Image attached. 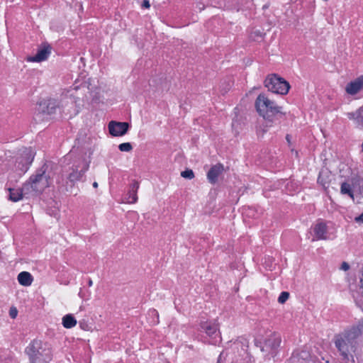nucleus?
<instances>
[{
  "label": "nucleus",
  "instance_id": "f257e3e1",
  "mask_svg": "<svg viewBox=\"0 0 363 363\" xmlns=\"http://www.w3.org/2000/svg\"><path fill=\"white\" fill-rule=\"evenodd\" d=\"M363 333V322L335 336V345L346 363H353L357 338Z\"/></svg>",
  "mask_w": 363,
  "mask_h": 363
},
{
  "label": "nucleus",
  "instance_id": "f03ea898",
  "mask_svg": "<svg viewBox=\"0 0 363 363\" xmlns=\"http://www.w3.org/2000/svg\"><path fill=\"white\" fill-rule=\"evenodd\" d=\"M25 353L28 357L29 363H49L52 359L51 345L40 340L32 341L26 348Z\"/></svg>",
  "mask_w": 363,
  "mask_h": 363
},
{
  "label": "nucleus",
  "instance_id": "7ed1b4c3",
  "mask_svg": "<svg viewBox=\"0 0 363 363\" xmlns=\"http://www.w3.org/2000/svg\"><path fill=\"white\" fill-rule=\"evenodd\" d=\"M255 107L259 115L268 122H273L279 116L284 114L281 106H277L274 101L262 94L257 97Z\"/></svg>",
  "mask_w": 363,
  "mask_h": 363
},
{
  "label": "nucleus",
  "instance_id": "20e7f679",
  "mask_svg": "<svg viewBox=\"0 0 363 363\" xmlns=\"http://www.w3.org/2000/svg\"><path fill=\"white\" fill-rule=\"evenodd\" d=\"M89 162L84 158L75 160L71 167L65 170L66 174L62 177L66 179V191H69L77 182L81 181L89 169Z\"/></svg>",
  "mask_w": 363,
  "mask_h": 363
},
{
  "label": "nucleus",
  "instance_id": "39448f33",
  "mask_svg": "<svg viewBox=\"0 0 363 363\" xmlns=\"http://www.w3.org/2000/svg\"><path fill=\"white\" fill-rule=\"evenodd\" d=\"M46 165H43L38 169L35 174H33L29 181L25 183L28 185V191H30V195L41 193L45 189L50 186V176L46 174Z\"/></svg>",
  "mask_w": 363,
  "mask_h": 363
},
{
  "label": "nucleus",
  "instance_id": "423d86ee",
  "mask_svg": "<svg viewBox=\"0 0 363 363\" xmlns=\"http://www.w3.org/2000/svg\"><path fill=\"white\" fill-rule=\"evenodd\" d=\"M59 106L58 102L53 99H44L40 101L36 106L34 120L40 123L48 119L49 116L55 113Z\"/></svg>",
  "mask_w": 363,
  "mask_h": 363
},
{
  "label": "nucleus",
  "instance_id": "0eeeda50",
  "mask_svg": "<svg viewBox=\"0 0 363 363\" xmlns=\"http://www.w3.org/2000/svg\"><path fill=\"white\" fill-rule=\"evenodd\" d=\"M264 86L269 91L281 95H285L289 92L290 85L281 77L276 74L268 76L264 81Z\"/></svg>",
  "mask_w": 363,
  "mask_h": 363
},
{
  "label": "nucleus",
  "instance_id": "6e6552de",
  "mask_svg": "<svg viewBox=\"0 0 363 363\" xmlns=\"http://www.w3.org/2000/svg\"><path fill=\"white\" fill-rule=\"evenodd\" d=\"M34 158V153L30 148H23L21 153L16 157L15 170L18 174L27 172Z\"/></svg>",
  "mask_w": 363,
  "mask_h": 363
},
{
  "label": "nucleus",
  "instance_id": "1a4fd4ad",
  "mask_svg": "<svg viewBox=\"0 0 363 363\" xmlns=\"http://www.w3.org/2000/svg\"><path fill=\"white\" fill-rule=\"evenodd\" d=\"M52 48L48 44L42 45L34 56H29L26 58L28 62H40L46 60L51 53Z\"/></svg>",
  "mask_w": 363,
  "mask_h": 363
},
{
  "label": "nucleus",
  "instance_id": "9d476101",
  "mask_svg": "<svg viewBox=\"0 0 363 363\" xmlns=\"http://www.w3.org/2000/svg\"><path fill=\"white\" fill-rule=\"evenodd\" d=\"M281 338L279 334L274 333L264 341L262 351L271 352L274 354L276 350L280 346Z\"/></svg>",
  "mask_w": 363,
  "mask_h": 363
},
{
  "label": "nucleus",
  "instance_id": "9b49d317",
  "mask_svg": "<svg viewBox=\"0 0 363 363\" xmlns=\"http://www.w3.org/2000/svg\"><path fill=\"white\" fill-rule=\"evenodd\" d=\"M129 128V123L127 122L111 121L108 123V130L111 135L115 137L125 135Z\"/></svg>",
  "mask_w": 363,
  "mask_h": 363
},
{
  "label": "nucleus",
  "instance_id": "f8f14e48",
  "mask_svg": "<svg viewBox=\"0 0 363 363\" xmlns=\"http://www.w3.org/2000/svg\"><path fill=\"white\" fill-rule=\"evenodd\" d=\"M28 186L23 184L21 189H9V199L16 202L21 200L24 196L30 195V191H28Z\"/></svg>",
  "mask_w": 363,
  "mask_h": 363
},
{
  "label": "nucleus",
  "instance_id": "ddd939ff",
  "mask_svg": "<svg viewBox=\"0 0 363 363\" xmlns=\"http://www.w3.org/2000/svg\"><path fill=\"white\" fill-rule=\"evenodd\" d=\"M202 331L205 332L206 335L211 338H216L219 336V330L218 325L211 321H203L200 324Z\"/></svg>",
  "mask_w": 363,
  "mask_h": 363
},
{
  "label": "nucleus",
  "instance_id": "4468645a",
  "mask_svg": "<svg viewBox=\"0 0 363 363\" xmlns=\"http://www.w3.org/2000/svg\"><path fill=\"white\" fill-rule=\"evenodd\" d=\"M313 231L315 234V238L312 239V241L328 239V227L325 223L318 222V223H316L313 227Z\"/></svg>",
  "mask_w": 363,
  "mask_h": 363
},
{
  "label": "nucleus",
  "instance_id": "2eb2a0df",
  "mask_svg": "<svg viewBox=\"0 0 363 363\" xmlns=\"http://www.w3.org/2000/svg\"><path fill=\"white\" fill-rule=\"evenodd\" d=\"M223 165L218 163L211 167L207 173V179L208 182L214 184L218 182L219 175L223 172Z\"/></svg>",
  "mask_w": 363,
  "mask_h": 363
},
{
  "label": "nucleus",
  "instance_id": "dca6fc26",
  "mask_svg": "<svg viewBox=\"0 0 363 363\" xmlns=\"http://www.w3.org/2000/svg\"><path fill=\"white\" fill-rule=\"evenodd\" d=\"M363 89V76L356 79L354 81L350 82L346 86L347 94L354 95Z\"/></svg>",
  "mask_w": 363,
  "mask_h": 363
},
{
  "label": "nucleus",
  "instance_id": "f3484780",
  "mask_svg": "<svg viewBox=\"0 0 363 363\" xmlns=\"http://www.w3.org/2000/svg\"><path fill=\"white\" fill-rule=\"evenodd\" d=\"M139 189V183L134 182L130 186V190L125 198V202L128 203H135L138 201L137 192Z\"/></svg>",
  "mask_w": 363,
  "mask_h": 363
},
{
  "label": "nucleus",
  "instance_id": "a211bd4d",
  "mask_svg": "<svg viewBox=\"0 0 363 363\" xmlns=\"http://www.w3.org/2000/svg\"><path fill=\"white\" fill-rule=\"evenodd\" d=\"M347 115L350 120L354 121L357 126L363 128V107L354 112L347 113Z\"/></svg>",
  "mask_w": 363,
  "mask_h": 363
},
{
  "label": "nucleus",
  "instance_id": "6ab92c4d",
  "mask_svg": "<svg viewBox=\"0 0 363 363\" xmlns=\"http://www.w3.org/2000/svg\"><path fill=\"white\" fill-rule=\"evenodd\" d=\"M17 279L21 285L25 286H30L33 280L32 275L28 272L19 273Z\"/></svg>",
  "mask_w": 363,
  "mask_h": 363
},
{
  "label": "nucleus",
  "instance_id": "aec40b11",
  "mask_svg": "<svg viewBox=\"0 0 363 363\" xmlns=\"http://www.w3.org/2000/svg\"><path fill=\"white\" fill-rule=\"evenodd\" d=\"M77 324V320L71 314H67L62 318V325L66 328H72Z\"/></svg>",
  "mask_w": 363,
  "mask_h": 363
},
{
  "label": "nucleus",
  "instance_id": "412c9836",
  "mask_svg": "<svg viewBox=\"0 0 363 363\" xmlns=\"http://www.w3.org/2000/svg\"><path fill=\"white\" fill-rule=\"evenodd\" d=\"M340 192L342 194H347L351 198H353V193H352L350 184L347 182H343L341 184Z\"/></svg>",
  "mask_w": 363,
  "mask_h": 363
},
{
  "label": "nucleus",
  "instance_id": "4be33fe9",
  "mask_svg": "<svg viewBox=\"0 0 363 363\" xmlns=\"http://www.w3.org/2000/svg\"><path fill=\"white\" fill-rule=\"evenodd\" d=\"M181 176L185 179H192L194 178V173L192 169H186L181 172Z\"/></svg>",
  "mask_w": 363,
  "mask_h": 363
},
{
  "label": "nucleus",
  "instance_id": "5701e85b",
  "mask_svg": "<svg viewBox=\"0 0 363 363\" xmlns=\"http://www.w3.org/2000/svg\"><path fill=\"white\" fill-rule=\"evenodd\" d=\"M118 148L121 152H130L132 150L133 147L130 143H124L120 144Z\"/></svg>",
  "mask_w": 363,
  "mask_h": 363
},
{
  "label": "nucleus",
  "instance_id": "b1692460",
  "mask_svg": "<svg viewBox=\"0 0 363 363\" xmlns=\"http://www.w3.org/2000/svg\"><path fill=\"white\" fill-rule=\"evenodd\" d=\"M289 297V293L287 291H283L281 293L278 298V301L280 303H284Z\"/></svg>",
  "mask_w": 363,
  "mask_h": 363
},
{
  "label": "nucleus",
  "instance_id": "393cba45",
  "mask_svg": "<svg viewBox=\"0 0 363 363\" xmlns=\"http://www.w3.org/2000/svg\"><path fill=\"white\" fill-rule=\"evenodd\" d=\"M318 182L319 184H320L323 187H326V184L327 182H325V180L323 178V174L322 172H320L319 174V176H318Z\"/></svg>",
  "mask_w": 363,
  "mask_h": 363
},
{
  "label": "nucleus",
  "instance_id": "a878e982",
  "mask_svg": "<svg viewBox=\"0 0 363 363\" xmlns=\"http://www.w3.org/2000/svg\"><path fill=\"white\" fill-rule=\"evenodd\" d=\"M18 315V311L16 308L11 307L9 310V315L11 318H16Z\"/></svg>",
  "mask_w": 363,
  "mask_h": 363
},
{
  "label": "nucleus",
  "instance_id": "bb28decb",
  "mask_svg": "<svg viewBox=\"0 0 363 363\" xmlns=\"http://www.w3.org/2000/svg\"><path fill=\"white\" fill-rule=\"evenodd\" d=\"M141 7L145 9H149L150 7V4L148 0H143L141 4Z\"/></svg>",
  "mask_w": 363,
  "mask_h": 363
},
{
  "label": "nucleus",
  "instance_id": "cd10ccee",
  "mask_svg": "<svg viewBox=\"0 0 363 363\" xmlns=\"http://www.w3.org/2000/svg\"><path fill=\"white\" fill-rule=\"evenodd\" d=\"M350 268V266L349 264L347 263V262H342V265H341V269L345 270V271H347Z\"/></svg>",
  "mask_w": 363,
  "mask_h": 363
},
{
  "label": "nucleus",
  "instance_id": "c85d7f7f",
  "mask_svg": "<svg viewBox=\"0 0 363 363\" xmlns=\"http://www.w3.org/2000/svg\"><path fill=\"white\" fill-rule=\"evenodd\" d=\"M92 284H93L92 280H91V279H89V281H88V285H89V286H92Z\"/></svg>",
  "mask_w": 363,
  "mask_h": 363
},
{
  "label": "nucleus",
  "instance_id": "c756f323",
  "mask_svg": "<svg viewBox=\"0 0 363 363\" xmlns=\"http://www.w3.org/2000/svg\"><path fill=\"white\" fill-rule=\"evenodd\" d=\"M93 186H94V188H97V187H98V183H97L96 182H94L93 183Z\"/></svg>",
  "mask_w": 363,
  "mask_h": 363
},
{
  "label": "nucleus",
  "instance_id": "7c9ffc66",
  "mask_svg": "<svg viewBox=\"0 0 363 363\" xmlns=\"http://www.w3.org/2000/svg\"><path fill=\"white\" fill-rule=\"evenodd\" d=\"M286 140H287L288 141H289V135H286Z\"/></svg>",
  "mask_w": 363,
  "mask_h": 363
},
{
  "label": "nucleus",
  "instance_id": "2f4dec72",
  "mask_svg": "<svg viewBox=\"0 0 363 363\" xmlns=\"http://www.w3.org/2000/svg\"><path fill=\"white\" fill-rule=\"evenodd\" d=\"M152 313H157V311H156L155 310H153V311H152Z\"/></svg>",
  "mask_w": 363,
  "mask_h": 363
},
{
  "label": "nucleus",
  "instance_id": "473e14b6",
  "mask_svg": "<svg viewBox=\"0 0 363 363\" xmlns=\"http://www.w3.org/2000/svg\"><path fill=\"white\" fill-rule=\"evenodd\" d=\"M266 8H267V6H263V9H266Z\"/></svg>",
  "mask_w": 363,
  "mask_h": 363
},
{
  "label": "nucleus",
  "instance_id": "72a5a7b5",
  "mask_svg": "<svg viewBox=\"0 0 363 363\" xmlns=\"http://www.w3.org/2000/svg\"><path fill=\"white\" fill-rule=\"evenodd\" d=\"M219 362H220V360L218 359V363H219Z\"/></svg>",
  "mask_w": 363,
  "mask_h": 363
}]
</instances>
